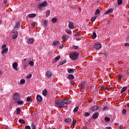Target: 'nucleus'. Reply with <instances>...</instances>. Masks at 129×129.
<instances>
[{"mask_svg": "<svg viewBox=\"0 0 129 129\" xmlns=\"http://www.w3.org/2000/svg\"><path fill=\"white\" fill-rule=\"evenodd\" d=\"M79 57V55L78 54V52H75L74 54H70V58L72 59V60H73L74 61H75L77 59H78Z\"/></svg>", "mask_w": 129, "mask_h": 129, "instance_id": "1", "label": "nucleus"}, {"mask_svg": "<svg viewBox=\"0 0 129 129\" xmlns=\"http://www.w3.org/2000/svg\"><path fill=\"white\" fill-rule=\"evenodd\" d=\"M55 103L56 105V106L59 107V108H63V107L64 106V104H63L62 102V101L56 100L55 101Z\"/></svg>", "mask_w": 129, "mask_h": 129, "instance_id": "2", "label": "nucleus"}, {"mask_svg": "<svg viewBox=\"0 0 129 129\" xmlns=\"http://www.w3.org/2000/svg\"><path fill=\"white\" fill-rule=\"evenodd\" d=\"M13 99L17 102L19 100H21V96L19 94V93L15 92V94H13Z\"/></svg>", "mask_w": 129, "mask_h": 129, "instance_id": "3", "label": "nucleus"}, {"mask_svg": "<svg viewBox=\"0 0 129 129\" xmlns=\"http://www.w3.org/2000/svg\"><path fill=\"white\" fill-rule=\"evenodd\" d=\"M46 6H47V2L46 1H44L42 2L41 4L38 5V7L39 9H41V8H45Z\"/></svg>", "mask_w": 129, "mask_h": 129, "instance_id": "4", "label": "nucleus"}, {"mask_svg": "<svg viewBox=\"0 0 129 129\" xmlns=\"http://www.w3.org/2000/svg\"><path fill=\"white\" fill-rule=\"evenodd\" d=\"M61 102L63 103V104H70L71 101L69 100V99H63L61 100Z\"/></svg>", "mask_w": 129, "mask_h": 129, "instance_id": "5", "label": "nucleus"}, {"mask_svg": "<svg viewBox=\"0 0 129 129\" xmlns=\"http://www.w3.org/2000/svg\"><path fill=\"white\" fill-rule=\"evenodd\" d=\"M98 109H99V107L97 105H95L92 107L91 110H92V111H97Z\"/></svg>", "mask_w": 129, "mask_h": 129, "instance_id": "6", "label": "nucleus"}, {"mask_svg": "<svg viewBox=\"0 0 129 129\" xmlns=\"http://www.w3.org/2000/svg\"><path fill=\"white\" fill-rule=\"evenodd\" d=\"M94 46L95 49H97V50H99L100 49H101V44L100 43L95 44Z\"/></svg>", "mask_w": 129, "mask_h": 129, "instance_id": "7", "label": "nucleus"}, {"mask_svg": "<svg viewBox=\"0 0 129 129\" xmlns=\"http://www.w3.org/2000/svg\"><path fill=\"white\" fill-rule=\"evenodd\" d=\"M37 100L38 102H42L43 101V98L40 95H37L36 96Z\"/></svg>", "mask_w": 129, "mask_h": 129, "instance_id": "8", "label": "nucleus"}, {"mask_svg": "<svg viewBox=\"0 0 129 129\" xmlns=\"http://www.w3.org/2000/svg\"><path fill=\"white\" fill-rule=\"evenodd\" d=\"M69 29H73L75 28L74 23L73 22H69Z\"/></svg>", "mask_w": 129, "mask_h": 129, "instance_id": "9", "label": "nucleus"}, {"mask_svg": "<svg viewBox=\"0 0 129 129\" xmlns=\"http://www.w3.org/2000/svg\"><path fill=\"white\" fill-rule=\"evenodd\" d=\"M13 68L14 69V70H16V71H18V63L17 62H14L13 64Z\"/></svg>", "mask_w": 129, "mask_h": 129, "instance_id": "10", "label": "nucleus"}, {"mask_svg": "<svg viewBox=\"0 0 129 129\" xmlns=\"http://www.w3.org/2000/svg\"><path fill=\"white\" fill-rule=\"evenodd\" d=\"M98 115H99V114L98 112H95L92 115V118L94 119H96V118L98 117Z\"/></svg>", "mask_w": 129, "mask_h": 129, "instance_id": "11", "label": "nucleus"}, {"mask_svg": "<svg viewBox=\"0 0 129 129\" xmlns=\"http://www.w3.org/2000/svg\"><path fill=\"white\" fill-rule=\"evenodd\" d=\"M82 89H86V83L85 82H83L81 85Z\"/></svg>", "mask_w": 129, "mask_h": 129, "instance_id": "12", "label": "nucleus"}, {"mask_svg": "<svg viewBox=\"0 0 129 129\" xmlns=\"http://www.w3.org/2000/svg\"><path fill=\"white\" fill-rule=\"evenodd\" d=\"M9 51V48H5L3 49V50L2 51V54L4 55V54H7L8 53V51Z\"/></svg>", "mask_w": 129, "mask_h": 129, "instance_id": "13", "label": "nucleus"}, {"mask_svg": "<svg viewBox=\"0 0 129 129\" xmlns=\"http://www.w3.org/2000/svg\"><path fill=\"white\" fill-rule=\"evenodd\" d=\"M14 35H12V38L15 39H17V38H18V34H19V33L18 32H14Z\"/></svg>", "mask_w": 129, "mask_h": 129, "instance_id": "14", "label": "nucleus"}, {"mask_svg": "<svg viewBox=\"0 0 129 129\" xmlns=\"http://www.w3.org/2000/svg\"><path fill=\"white\" fill-rule=\"evenodd\" d=\"M42 95H43V96H47V95H48V91L47 89H44L43 90Z\"/></svg>", "mask_w": 129, "mask_h": 129, "instance_id": "15", "label": "nucleus"}, {"mask_svg": "<svg viewBox=\"0 0 129 129\" xmlns=\"http://www.w3.org/2000/svg\"><path fill=\"white\" fill-rule=\"evenodd\" d=\"M112 12H113V9L110 8L105 13V15H109V14H110V13H112Z\"/></svg>", "mask_w": 129, "mask_h": 129, "instance_id": "16", "label": "nucleus"}, {"mask_svg": "<svg viewBox=\"0 0 129 129\" xmlns=\"http://www.w3.org/2000/svg\"><path fill=\"white\" fill-rule=\"evenodd\" d=\"M36 16V14H30L28 15V17H29V18L33 19V18H35Z\"/></svg>", "mask_w": 129, "mask_h": 129, "instance_id": "17", "label": "nucleus"}, {"mask_svg": "<svg viewBox=\"0 0 129 129\" xmlns=\"http://www.w3.org/2000/svg\"><path fill=\"white\" fill-rule=\"evenodd\" d=\"M46 76L48 78H51V76H52V73H51V72H50V71H47L46 72Z\"/></svg>", "mask_w": 129, "mask_h": 129, "instance_id": "18", "label": "nucleus"}, {"mask_svg": "<svg viewBox=\"0 0 129 129\" xmlns=\"http://www.w3.org/2000/svg\"><path fill=\"white\" fill-rule=\"evenodd\" d=\"M59 44L60 42H59V41H54L52 43L53 46H59Z\"/></svg>", "mask_w": 129, "mask_h": 129, "instance_id": "19", "label": "nucleus"}, {"mask_svg": "<svg viewBox=\"0 0 129 129\" xmlns=\"http://www.w3.org/2000/svg\"><path fill=\"white\" fill-rule=\"evenodd\" d=\"M17 104H19V105H24V101H21L20 100H19L17 102Z\"/></svg>", "mask_w": 129, "mask_h": 129, "instance_id": "20", "label": "nucleus"}, {"mask_svg": "<svg viewBox=\"0 0 129 129\" xmlns=\"http://www.w3.org/2000/svg\"><path fill=\"white\" fill-rule=\"evenodd\" d=\"M65 122L69 123L70 122H71L72 121V119L70 118H68L64 119Z\"/></svg>", "mask_w": 129, "mask_h": 129, "instance_id": "21", "label": "nucleus"}, {"mask_svg": "<svg viewBox=\"0 0 129 129\" xmlns=\"http://www.w3.org/2000/svg\"><path fill=\"white\" fill-rule=\"evenodd\" d=\"M20 26H21V23H20V22H18L15 27V30H17V29L20 28Z\"/></svg>", "mask_w": 129, "mask_h": 129, "instance_id": "22", "label": "nucleus"}, {"mask_svg": "<svg viewBox=\"0 0 129 129\" xmlns=\"http://www.w3.org/2000/svg\"><path fill=\"white\" fill-rule=\"evenodd\" d=\"M26 101L28 102H32L33 101V100H32V98L31 97H28L27 98H26Z\"/></svg>", "mask_w": 129, "mask_h": 129, "instance_id": "23", "label": "nucleus"}, {"mask_svg": "<svg viewBox=\"0 0 129 129\" xmlns=\"http://www.w3.org/2000/svg\"><path fill=\"white\" fill-rule=\"evenodd\" d=\"M127 87H124L122 88L120 93H123V92H124V91H125V90H126Z\"/></svg>", "mask_w": 129, "mask_h": 129, "instance_id": "24", "label": "nucleus"}, {"mask_svg": "<svg viewBox=\"0 0 129 129\" xmlns=\"http://www.w3.org/2000/svg\"><path fill=\"white\" fill-rule=\"evenodd\" d=\"M97 18V16H94L91 18V21L92 23H93L95 20H96V18Z\"/></svg>", "mask_w": 129, "mask_h": 129, "instance_id": "25", "label": "nucleus"}, {"mask_svg": "<svg viewBox=\"0 0 129 129\" xmlns=\"http://www.w3.org/2000/svg\"><path fill=\"white\" fill-rule=\"evenodd\" d=\"M68 78L72 80V79H74V76L73 75H70L68 76Z\"/></svg>", "mask_w": 129, "mask_h": 129, "instance_id": "26", "label": "nucleus"}, {"mask_svg": "<svg viewBox=\"0 0 129 129\" xmlns=\"http://www.w3.org/2000/svg\"><path fill=\"white\" fill-rule=\"evenodd\" d=\"M60 58H61L60 55H58L57 56L55 57V58H54L55 62H57V61L60 60Z\"/></svg>", "mask_w": 129, "mask_h": 129, "instance_id": "27", "label": "nucleus"}, {"mask_svg": "<svg viewBox=\"0 0 129 129\" xmlns=\"http://www.w3.org/2000/svg\"><path fill=\"white\" fill-rule=\"evenodd\" d=\"M51 22H52V23H53V24H55L56 23V22H57V18H53L51 19Z\"/></svg>", "mask_w": 129, "mask_h": 129, "instance_id": "28", "label": "nucleus"}, {"mask_svg": "<svg viewBox=\"0 0 129 129\" xmlns=\"http://www.w3.org/2000/svg\"><path fill=\"white\" fill-rule=\"evenodd\" d=\"M33 42H34V40L33 39H29L28 40V44H33Z\"/></svg>", "mask_w": 129, "mask_h": 129, "instance_id": "29", "label": "nucleus"}, {"mask_svg": "<svg viewBox=\"0 0 129 129\" xmlns=\"http://www.w3.org/2000/svg\"><path fill=\"white\" fill-rule=\"evenodd\" d=\"M19 122L20 123H22L23 124H25L26 123V122L25 121V120L24 119H19Z\"/></svg>", "mask_w": 129, "mask_h": 129, "instance_id": "30", "label": "nucleus"}, {"mask_svg": "<svg viewBox=\"0 0 129 129\" xmlns=\"http://www.w3.org/2000/svg\"><path fill=\"white\" fill-rule=\"evenodd\" d=\"M67 60L66 59L62 60V61H60L59 62V65H63V64H65V63H66Z\"/></svg>", "mask_w": 129, "mask_h": 129, "instance_id": "31", "label": "nucleus"}, {"mask_svg": "<svg viewBox=\"0 0 129 129\" xmlns=\"http://www.w3.org/2000/svg\"><path fill=\"white\" fill-rule=\"evenodd\" d=\"M78 109H79V106H77L74 109L73 112H77L78 111Z\"/></svg>", "mask_w": 129, "mask_h": 129, "instance_id": "32", "label": "nucleus"}, {"mask_svg": "<svg viewBox=\"0 0 129 129\" xmlns=\"http://www.w3.org/2000/svg\"><path fill=\"white\" fill-rule=\"evenodd\" d=\"M16 110L17 114H20V113H21V109H20V108H17Z\"/></svg>", "mask_w": 129, "mask_h": 129, "instance_id": "33", "label": "nucleus"}, {"mask_svg": "<svg viewBox=\"0 0 129 129\" xmlns=\"http://www.w3.org/2000/svg\"><path fill=\"white\" fill-rule=\"evenodd\" d=\"M100 14V11L98 9H97L95 12V15H99Z\"/></svg>", "mask_w": 129, "mask_h": 129, "instance_id": "34", "label": "nucleus"}, {"mask_svg": "<svg viewBox=\"0 0 129 129\" xmlns=\"http://www.w3.org/2000/svg\"><path fill=\"white\" fill-rule=\"evenodd\" d=\"M50 15V10H47L46 12V17H49Z\"/></svg>", "mask_w": 129, "mask_h": 129, "instance_id": "35", "label": "nucleus"}, {"mask_svg": "<svg viewBox=\"0 0 129 129\" xmlns=\"http://www.w3.org/2000/svg\"><path fill=\"white\" fill-rule=\"evenodd\" d=\"M117 4L118 6H120L122 4V0H117Z\"/></svg>", "mask_w": 129, "mask_h": 129, "instance_id": "36", "label": "nucleus"}, {"mask_svg": "<svg viewBox=\"0 0 129 129\" xmlns=\"http://www.w3.org/2000/svg\"><path fill=\"white\" fill-rule=\"evenodd\" d=\"M68 72L69 73H72L74 72V69H71L70 70H68Z\"/></svg>", "mask_w": 129, "mask_h": 129, "instance_id": "37", "label": "nucleus"}, {"mask_svg": "<svg viewBox=\"0 0 129 129\" xmlns=\"http://www.w3.org/2000/svg\"><path fill=\"white\" fill-rule=\"evenodd\" d=\"M103 55L104 56H107V55H108V51H104Z\"/></svg>", "mask_w": 129, "mask_h": 129, "instance_id": "38", "label": "nucleus"}, {"mask_svg": "<svg viewBox=\"0 0 129 129\" xmlns=\"http://www.w3.org/2000/svg\"><path fill=\"white\" fill-rule=\"evenodd\" d=\"M66 33H67V34H71V30H70V29H66Z\"/></svg>", "mask_w": 129, "mask_h": 129, "instance_id": "39", "label": "nucleus"}, {"mask_svg": "<svg viewBox=\"0 0 129 129\" xmlns=\"http://www.w3.org/2000/svg\"><path fill=\"white\" fill-rule=\"evenodd\" d=\"M104 120H105L106 121H110V118H109V117H105L104 118Z\"/></svg>", "mask_w": 129, "mask_h": 129, "instance_id": "40", "label": "nucleus"}, {"mask_svg": "<svg viewBox=\"0 0 129 129\" xmlns=\"http://www.w3.org/2000/svg\"><path fill=\"white\" fill-rule=\"evenodd\" d=\"M26 82V81L24 79H22L20 81V84H24Z\"/></svg>", "mask_w": 129, "mask_h": 129, "instance_id": "41", "label": "nucleus"}, {"mask_svg": "<svg viewBox=\"0 0 129 129\" xmlns=\"http://www.w3.org/2000/svg\"><path fill=\"white\" fill-rule=\"evenodd\" d=\"M29 64L30 66H34V61L31 60L29 61Z\"/></svg>", "mask_w": 129, "mask_h": 129, "instance_id": "42", "label": "nucleus"}, {"mask_svg": "<svg viewBox=\"0 0 129 129\" xmlns=\"http://www.w3.org/2000/svg\"><path fill=\"white\" fill-rule=\"evenodd\" d=\"M47 24H48V21L47 20H45L43 23V26H44V27H46Z\"/></svg>", "mask_w": 129, "mask_h": 129, "instance_id": "43", "label": "nucleus"}, {"mask_svg": "<svg viewBox=\"0 0 129 129\" xmlns=\"http://www.w3.org/2000/svg\"><path fill=\"white\" fill-rule=\"evenodd\" d=\"M90 113H89V112H86L84 114L85 116L87 117V116H89Z\"/></svg>", "mask_w": 129, "mask_h": 129, "instance_id": "44", "label": "nucleus"}, {"mask_svg": "<svg viewBox=\"0 0 129 129\" xmlns=\"http://www.w3.org/2000/svg\"><path fill=\"white\" fill-rule=\"evenodd\" d=\"M76 124V120L75 119H74L73 120L72 125H75Z\"/></svg>", "mask_w": 129, "mask_h": 129, "instance_id": "45", "label": "nucleus"}, {"mask_svg": "<svg viewBox=\"0 0 129 129\" xmlns=\"http://www.w3.org/2000/svg\"><path fill=\"white\" fill-rule=\"evenodd\" d=\"M31 77H32V74L28 75L26 76V78H27V79H29V78H31Z\"/></svg>", "mask_w": 129, "mask_h": 129, "instance_id": "46", "label": "nucleus"}, {"mask_svg": "<svg viewBox=\"0 0 129 129\" xmlns=\"http://www.w3.org/2000/svg\"><path fill=\"white\" fill-rule=\"evenodd\" d=\"M96 33L95 32H93V37H94V38L93 39H95V38H96Z\"/></svg>", "mask_w": 129, "mask_h": 129, "instance_id": "47", "label": "nucleus"}, {"mask_svg": "<svg viewBox=\"0 0 129 129\" xmlns=\"http://www.w3.org/2000/svg\"><path fill=\"white\" fill-rule=\"evenodd\" d=\"M31 128H32V129H36V126L35 125V124H32Z\"/></svg>", "mask_w": 129, "mask_h": 129, "instance_id": "48", "label": "nucleus"}, {"mask_svg": "<svg viewBox=\"0 0 129 129\" xmlns=\"http://www.w3.org/2000/svg\"><path fill=\"white\" fill-rule=\"evenodd\" d=\"M126 113V110L125 109H123L122 114H125Z\"/></svg>", "mask_w": 129, "mask_h": 129, "instance_id": "49", "label": "nucleus"}, {"mask_svg": "<svg viewBox=\"0 0 129 129\" xmlns=\"http://www.w3.org/2000/svg\"><path fill=\"white\" fill-rule=\"evenodd\" d=\"M72 48H73V49H78L79 47H78V46L74 45V46H72Z\"/></svg>", "mask_w": 129, "mask_h": 129, "instance_id": "50", "label": "nucleus"}, {"mask_svg": "<svg viewBox=\"0 0 129 129\" xmlns=\"http://www.w3.org/2000/svg\"><path fill=\"white\" fill-rule=\"evenodd\" d=\"M117 77H118V80H120V79H121V78H122V77H121V75H118L117 76Z\"/></svg>", "mask_w": 129, "mask_h": 129, "instance_id": "51", "label": "nucleus"}, {"mask_svg": "<svg viewBox=\"0 0 129 129\" xmlns=\"http://www.w3.org/2000/svg\"><path fill=\"white\" fill-rule=\"evenodd\" d=\"M62 41H64V40H66V35L62 36Z\"/></svg>", "mask_w": 129, "mask_h": 129, "instance_id": "52", "label": "nucleus"}, {"mask_svg": "<svg viewBox=\"0 0 129 129\" xmlns=\"http://www.w3.org/2000/svg\"><path fill=\"white\" fill-rule=\"evenodd\" d=\"M25 129H31V126L27 125L25 127Z\"/></svg>", "mask_w": 129, "mask_h": 129, "instance_id": "53", "label": "nucleus"}, {"mask_svg": "<svg viewBox=\"0 0 129 129\" xmlns=\"http://www.w3.org/2000/svg\"><path fill=\"white\" fill-rule=\"evenodd\" d=\"M100 89H101V90H105V89H106V88H104V87L101 86H100Z\"/></svg>", "mask_w": 129, "mask_h": 129, "instance_id": "54", "label": "nucleus"}, {"mask_svg": "<svg viewBox=\"0 0 129 129\" xmlns=\"http://www.w3.org/2000/svg\"><path fill=\"white\" fill-rule=\"evenodd\" d=\"M108 109V107L105 106L103 108L104 110H107Z\"/></svg>", "mask_w": 129, "mask_h": 129, "instance_id": "55", "label": "nucleus"}, {"mask_svg": "<svg viewBox=\"0 0 129 129\" xmlns=\"http://www.w3.org/2000/svg\"><path fill=\"white\" fill-rule=\"evenodd\" d=\"M6 47H7V45L4 44V45L2 46V49H5V48H6Z\"/></svg>", "mask_w": 129, "mask_h": 129, "instance_id": "56", "label": "nucleus"}, {"mask_svg": "<svg viewBox=\"0 0 129 129\" xmlns=\"http://www.w3.org/2000/svg\"><path fill=\"white\" fill-rule=\"evenodd\" d=\"M124 46H125V47H128L129 46V43H125L124 44Z\"/></svg>", "mask_w": 129, "mask_h": 129, "instance_id": "57", "label": "nucleus"}, {"mask_svg": "<svg viewBox=\"0 0 129 129\" xmlns=\"http://www.w3.org/2000/svg\"><path fill=\"white\" fill-rule=\"evenodd\" d=\"M122 127H123V125H120L119 126V129H122Z\"/></svg>", "mask_w": 129, "mask_h": 129, "instance_id": "58", "label": "nucleus"}, {"mask_svg": "<svg viewBox=\"0 0 129 129\" xmlns=\"http://www.w3.org/2000/svg\"><path fill=\"white\" fill-rule=\"evenodd\" d=\"M33 26V28H35V26H36V23H32L31 24Z\"/></svg>", "mask_w": 129, "mask_h": 129, "instance_id": "59", "label": "nucleus"}, {"mask_svg": "<svg viewBox=\"0 0 129 129\" xmlns=\"http://www.w3.org/2000/svg\"><path fill=\"white\" fill-rule=\"evenodd\" d=\"M76 41H80V40H81V38L79 37L78 38H76Z\"/></svg>", "mask_w": 129, "mask_h": 129, "instance_id": "60", "label": "nucleus"}, {"mask_svg": "<svg viewBox=\"0 0 129 129\" xmlns=\"http://www.w3.org/2000/svg\"><path fill=\"white\" fill-rule=\"evenodd\" d=\"M27 66H28V64L24 65V66H23L24 69H25V68H27Z\"/></svg>", "mask_w": 129, "mask_h": 129, "instance_id": "61", "label": "nucleus"}, {"mask_svg": "<svg viewBox=\"0 0 129 129\" xmlns=\"http://www.w3.org/2000/svg\"><path fill=\"white\" fill-rule=\"evenodd\" d=\"M106 128L107 129H111V127H110V126H107Z\"/></svg>", "mask_w": 129, "mask_h": 129, "instance_id": "62", "label": "nucleus"}, {"mask_svg": "<svg viewBox=\"0 0 129 129\" xmlns=\"http://www.w3.org/2000/svg\"><path fill=\"white\" fill-rule=\"evenodd\" d=\"M4 4H6L7 3V0H4Z\"/></svg>", "mask_w": 129, "mask_h": 129, "instance_id": "63", "label": "nucleus"}, {"mask_svg": "<svg viewBox=\"0 0 129 129\" xmlns=\"http://www.w3.org/2000/svg\"><path fill=\"white\" fill-rule=\"evenodd\" d=\"M126 105H127V107H129V103H127Z\"/></svg>", "mask_w": 129, "mask_h": 129, "instance_id": "64", "label": "nucleus"}]
</instances>
